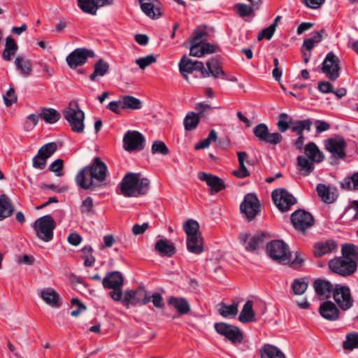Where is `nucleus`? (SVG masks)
I'll list each match as a JSON object with an SVG mask.
<instances>
[{
    "label": "nucleus",
    "instance_id": "obj_35",
    "mask_svg": "<svg viewBox=\"0 0 358 358\" xmlns=\"http://www.w3.org/2000/svg\"><path fill=\"white\" fill-rule=\"evenodd\" d=\"M253 302L248 300L243 306L238 316V320L243 323L255 321V313L252 308Z\"/></svg>",
    "mask_w": 358,
    "mask_h": 358
},
{
    "label": "nucleus",
    "instance_id": "obj_21",
    "mask_svg": "<svg viewBox=\"0 0 358 358\" xmlns=\"http://www.w3.org/2000/svg\"><path fill=\"white\" fill-rule=\"evenodd\" d=\"M203 69V62L200 61H193L184 55L179 62V70L185 80L189 83L188 76L194 71L201 73Z\"/></svg>",
    "mask_w": 358,
    "mask_h": 358
},
{
    "label": "nucleus",
    "instance_id": "obj_5",
    "mask_svg": "<svg viewBox=\"0 0 358 358\" xmlns=\"http://www.w3.org/2000/svg\"><path fill=\"white\" fill-rule=\"evenodd\" d=\"M330 271L340 276L348 277L354 274L357 269V264L355 260L345 258L343 256L331 259L328 263Z\"/></svg>",
    "mask_w": 358,
    "mask_h": 358
},
{
    "label": "nucleus",
    "instance_id": "obj_38",
    "mask_svg": "<svg viewBox=\"0 0 358 358\" xmlns=\"http://www.w3.org/2000/svg\"><path fill=\"white\" fill-rule=\"evenodd\" d=\"M14 211V208L10 199L6 194L0 196V220L10 217Z\"/></svg>",
    "mask_w": 358,
    "mask_h": 358
},
{
    "label": "nucleus",
    "instance_id": "obj_33",
    "mask_svg": "<svg viewBox=\"0 0 358 358\" xmlns=\"http://www.w3.org/2000/svg\"><path fill=\"white\" fill-rule=\"evenodd\" d=\"M237 155L239 167L237 170L233 171V175L238 178H244L250 176V173L245 165V161L248 158V154L245 152H238Z\"/></svg>",
    "mask_w": 358,
    "mask_h": 358
},
{
    "label": "nucleus",
    "instance_id": "obj_12",
    "mask_svg": "<svg viewBox=\"0 0 358 358\" xmlns=\"http://www.w3.org/2000/svg\"><path fill=\"white\" fill-rule=\"evenodd\" d=\"M123 148L127 152L140 151L144 148L145 138L138 131H127L123 137Z\"/></svg>",
    "mask_w": 358,
    "mask_h": 358
},
{
    "label": "nucleus",
    "instance_id": "obj_4",
    "mask_svg": "<svg viewBox=\"0 0 358 358\" xmlns=\"http://www.w3.org/2000/svg\"><path fill=\"white\" fill-rule=\"evenodd\" d=\"M268 256L275 262L284 265L290 262L291 252L289 246L281 240H274L266 245Z\"/></svg>",
    "mask_w": 358,
    "mask_h": 358
},
{
    "label": "nucleus",
    "instance_id": "obj_22",
    "mask_svg": "<svg viewBox=\"0 0 358 358\" xmlns=\"http://www.w3.org/2000/svg\"><path fill=\"white\" fill-rule=\"evenodd\" d=\"M198 178L200 180L206 182L207 185L210 187V192L212 194L218 193L226 187L222 179L210 173L199 172Z\"/></svg>",
    "mask_w": 358,
    "mask_h": 358
},
{
    "label": "nucleus",
    "instance_id": "obj_14",
    "mask_svg": "<svg viewBox=\"0 0 358 358\" xmlns=\"http://www.w3.org/2000/svg\"><path fill=\"white\" fill-rule=\"evenodd\" d=\"M57 150V145L55 142L48 143L43 145L38 150L37 155L33 158V167L43 170L46 166L47 159L51 157Z\"/></svg>",
    "mask_w": 358,
    "mask_h": 358
},
{
    "label": "nucleus",
    "instance_id": "obj_32",
    "mask_svg": "<svg viewBox=\"0 0 358 358\" xmlns=\"http://www.w3.org/2000/svg\"><path fill=\"white\" fill-rule=\"evenodd\" d=\"M40 118L47 124H55L61 118L59 112L52 108H41L39 110Z\"/></svg>",
    "mask_w": 358,
    "mask_h": 358
},
{
    "label": "nucleus",
    "instance_id": "obj_18",
    "mask_svg": "<svg viewBox=\"0 0 358 358\" xmlns=\"http://www.w3.org/2000/svg\"><path fill=\"white\" fill-rule=\"evenodd\" d=\"M325 148L335 157L343 159L345 156L347 143L344 138L337 135L324 141Z\"/></svg>",
    "mask_w": 358,
    "mask_h": 358
},
{
    "label": "nucleus",
    "instance_id": "obj_61",
    "mask_svg": "<svg viewBox=\"0 0 358 358\" xmlns=\"http://www.w3.org/2000/svg\"><path fill=\"white\" fill-rule=\"evenodd\" d=\"M274 25H269L268 27L264 29L257 36L258 41H261L263 38L270 40L275 32Z\"/></svg>",
    "mask_w": 358,
    "mask_h": 358
},
{
    "label": "nucleus",
    "instance_id": "obj_8",
    "mask_svg": "<svg viewBox=\"0 0 358 358\" xmlns=\"http://www.w3.org/2000/svg\"><path fill=\"white\" fill-rule=\"evenodd\" d=\"M240 243L244 245L248 252H254L262 247L268 238V234L265 232H257L251 236L249 233H241L239 236Z\"/></svg>",
    "mask_w": 358,
    "mask_h": 358
},
{
    "label": "nucleus",
    "instance_id": "obj_17",
    "mask_svg": "<svg viewBox=\"0 0 358 358\" xmlns=\"http://www.w3.org/2000/svg\"><path fill=\"white\" fill-rule=\"evenodd\" d=\"M215 329L219 334L225 336L233 343H240L243 339V334L236 326L218 322L215 324Z\"/></svg>",
    "mask_w": 358,
    "mask_h": 358
},
{
    "label": "nucleus",
    "instance_id": "obj_3",
    "mask_svg": "<svg viewBox=\"0 0 358 358\" xmlns=\"http://www.w3.org/2000/svg\"><path fill=\"white\" fill-rule=\"evenodd\" d=\"M63 115L73 132L78 134L83 132L85 113L80 108L77 101H71L69 106L63 110Z\"/></svg>",
    "mask_w": 358,
    "mask_h": 358
},
{
    "label": "nucleus",
    "instance_id": "obj_58",
    "mask_svg": "<svg viewBox=\"0 0 358 358\" xmlns=\"http://www.w3.org/2000/svg\"><path fill=\"white\" fill-rule=\"evenodd\" d=\"M64 160L57 159L53 162L50 166V170L55 173L57 176H63Z\"/></svg>",
    "mask_w": 358,
    "mask_h": 358
},
{
    "label": "nucleus",
    "instance_id": "obj_63",
    "mask_svg": "<svg viewBox=\"0 0 358 358\" xmlns=\"http://www.w3.org/2000/svg\"><path fill=\"white\" fill-rule=\"evenodd\" d=\"M150 297V301L152 302L154 306L162 308L164 307L163 298L159 292L153 293Z\"/></svg>",
    "mask_w": 358,
    "mask_h": 358
},
{
    "label": "nucleus",
    "instance_id": "obj_28",
    "mask_svg": "<svg viewBox=\"0 0 358 358\" xmlns=\"http://www.w3.org/2000/svg\"><path fill=\"white\" fill-rule=\"evenodd\" d=\"M167 303L177 311L178 315H187L191 311L190 304L184 297L170 296Z\"/></svg>",
    "mask_w": 358,
    "mask_h": 358
},
{
    "label": "nucleus",
    "instance_id": "obj_16",
    "mask_svg": "<svg viewBox=\"0 0 358 358\" xmlns=\"http://www.w3.org/2000/svg\"><path fill=\"white\" fill-rule=\"evenodd\" d=\"M207 69L205 68L203 64V69L201 71V76L207 78L212 76L214 78H221L223 80H234L233 79H228L227 76L224 71L222 69V62L216 57H212L206 62Z\"/></svg>",
    "mask_w": 358,
    "mask_h": 358
},
{
    "label": "nucleus",
    "instance_id": "obj_30",
    "mask_svg": "<svg viewBox=\"0 0 358 358\" xmlns=\"http://www.w3.org/2000/svg\"><path fill=\"white\" fill-rule=\"evenodd\" d=\"M187 249L194 255H200L203 251V239L201 235L187 238Z\"/></svg>",
    "mask_w": 358,
    "mask_h": 358
},
{
    "label": "nucleus",
    "instance_id": "obj_6",
    "mask_svg": "<svg viewBox=\"0 0 358 358\" xmlns=\"http://www.w3.org/2000/svg\"><path fill=\"white\" fill-rule=\"evenodd\" d=\"M57 224L50 215L37 219L34 224L36 236L44 242H49L53 238V231Z\"/></svg>",
    "mask_w": 358,
    "mask_h": 358
},
{
    "label": "nucleus",
    "instance_id": "obj_2",
    "mask_svg": "<svg viewBox=\"0 0 358 358\" xmlns=\"http://www.w3.org/2000/svg\"><path fill=\"white\" fill-rule=\"evenodd\" d=\"M139 173H127L120 183L121 194L125 197H138L145 195L150 188L148 178H141Z\"/></svg>",
    "mask_w": 358,
    "mask_h": 358
},
{
    "label": "nucleus",
    "instance_id": "obj_9",
    "mask_svg": "<svg viewBox=\"0 0 358 358\" xmlns=\"http://www.w3.org/2000/svg\"><path fill=\"white\" fill-rule=\"evenodd\" d=\"M240 210L249 222L253 220L260 213V203L256 194H247L240 205Z\"/></svg>",
    "mask_w": 358,
    "mask_h": 358
},
{
    "label": "nucleus",
    "instance_id": "obj_50",
    "mask_svg": "<svg viewBox=\"0 0 358 358\" xmlns=\"http://www.w3.org/2000/svg\"><path fill=\"white\" fill-rule=\"evenodd\" d=\"M343 189L347 190H358V171L353 173L350 177H347L341 183Z\"/></svg>",
    "mask_w": 358,
    "mask_h": 358
},
{
    "label": "nucleus",
    "instance_id": "obj_62",
    "mask_svg": "<svg viewBox=\"0 0 358 358\" xmlns=\"http://www.w3.org/2000/svg\"><path fill=\"white\" fill-rule=\"evenodd\" d=\"M201 43H192L189 55L193 57H200L203 56Z\"/></svg>",
    "mask_w": 358,
    "mask_h": 358
},
{
    "label": "nucleus",
    "instance_id": "obj_36",
    "mask_svg": "<svg viewBox=\"0 0 358 358\" xmlns=\"http://www.w3.org/2000/svg\"><path fill=\"white\" fill-rule=\"evenodd\" d=\"M315 162L305 156H299L297 157V165L299 172L305 176L310 175L315 169Z\"/></svg>",
    "mask_w": 358,
    "mask_h": 358
},
{
    "label": "nucleus",
    "instance_id": "obj_39",
    "mask_svg": "<svg viewBox=\"0 0 358 358\" xmlns=\"http://www.w3.org/2000/svg\"><path fill=\"white\" fill-rule=\"evenodd\" d=\"M261 358H285V355L278 348L266 344L260 350Z\"/></svg>",
    "mask_w": 358,
    "mask_h": 358
},
{
    "label": "nucleus",
    "instance_id": "obj_1",
    "mask_svg": "<svg viewBox=\"0 0 358 358\" xmlns=\"http://www.w3.org/2000/svg\"><path fill=\"white\" fill-rule=\"evenodd\" d=\"M108 169L99 157H95L92 163L79 171L76 177L78 186L83 189L95 190L106 184Z\"/></svg>",
    "mask_w": 358,
    "mask_h": 358
},
{
    "label": "nucleus",
    "instance_id": "obj_24",
    "mask_svg": "<svg viewBox=\"0 0 358 358\" xmlns=\"http://www.w3.org/2000/svg\"><path fill=\"white\" fill-rule=\"evenodd\" d=\"M123 284L124 278L119 271L108 272L102 280V285L105 289H120Z\"/></svg>",
    "mask_w": 358,
    "mask_h": 358
},
{
    "label": "nucleus",
    "instance_id": "obj_45",
    "mask_svg": "<svg viewBox=\"0 0 358 358\" xmlns=\"http://www.w3.org/2000/svg\"><path fill=\"white\" fill-rule=\"evenodd\" d=\"M183 229L187 235V238L197 236L201 235L199 231V224L194 220H188L183 225Z\"/></svg>",
    "mask_w": 358,
    "mask_h": 358
},
{
    "label": "nucleus",
    "instance_id": "obj_20",
    "mask_svg": "<svg viewBox=\"0 0 358 358\" xmlns=\"http://www.w3.org/2000/svg\"><path fill=\"white\" fill-rule=\"evenodd\" d=\"M122 301L133 305H146L150 302V297L145 289L139 288L136 290L126 291Z\"/></svg>",
    "mask_w": 358,
    "mask_h": 358
},
{
    "label": "nucleus",
    "instance_id": "obj_55",
    "mask_svg": "<svg viewBox=\"0 0 358 358\" xmlns=\"http://www.w3.org/2000/svg\"><path fill=\"white\" fill-rule=\"evenodd\" d=\"M280 120L277 122V127L278 130L284 133L288 129H290L289 119L292 118L287 113H282L279 115Z\"/></svg>",
    "mask_w": 358,
    "mask_h": 358
},
{
    "label": "nucleus",
    "instance_id": "obj_60",
    "mask_svg": "<svg viewBox=\"0 0 358 358\" xmlns=\"http://www.w3.org/2000/svg\"><path fill=\"white\" fill-rule=\"evenodd\" d=\"M71 305L76 306L77 308L71 312V315L78 317L82 312L86 310V306L78 299L73 298L71 299Z\"/></svg>",
    "mask_w": 358,
    "mask_h": 358
},
{
    "label": "nucleus",
    "instance_id": "obj_7",
    "mask_svg": "<svg viewBox=\"0 0 358 358\" xmlns=\"http://www.w3.org/2000/svg\"><path fill=\"white\" fill-rule=\"evenodd\" d=\"M332 296L337 306L343 311L349 310L353 306L354 299L350 289L347 285L336 284Z\"/></svg>",
    "mask_w": 358,
    "mask_h": 358
},
{
    "label": "nucleus",
    "instance_id": "obj_59",
    "mask_svg": "<svg viewBox=\"0 0 358 358\" xmlns=\"http://www.w3.org/2000/svg\"><path fill=\"white\" fill-rule=\"evenodd\" d=\"M17 96L15 93V90L13 87H10L6 92V95L3 96V101L5 105L7 107L12 106L17 101Z\"/></svg>",
    "mask_w": 358,
    "mask_h": 358
},
{
    "label": "nucleus",
    "instance_id": "obj_26",
    "mask_svg": "<svg viewBox=\"0 0 358 358\" xmlns=\"http://www.w3.org/2000/svg\"><path fill=\"white\" fill-rule=\"evenodd\" d=\"M313 285L316 294L322 299H328L333 294L334 287L327 280L317 279Z\"/></svg>",
    "mask_w": 358,
    "mask_h": 358
},
{
    "label": "nucleus",
    "instance_id": "obj_29",
    "mask_svg": "<svg viewBox=\"0 0 358 358\" xmlns=\"http://www.w3.org/2000/svg\"><path fill=\"white\" fill-rule=\"evenodd\" d=\"M39 295L47 304L53 308H59L62 305L59 294L52 288L41 290Z\"/></svg>",
    "mask_w": 358,
    "mask_h": 358
},
{
    "label": "nucleus",
    "instance_id": "obj_52",
    "mask_svg": "<svg viewBox=\"0 0 358 358\" xmlns=\"http://www.w3.org/2000/svg\"><path fill=\"white\" fill-rule=\"evenodd\" d=\"M292 288L296 295L303 294L308 288L306 279L305 278L295 279L292 284Z\"/></svg>",
    "mask_w": 358,
    "mask_h": 358
},
{
    "label": "nucleus",
    "instance_id": "obj_46",
    "mask_svg": "<svg viewBox=\"0 0 358 358\" xmlns=\"http://www.w3.org/2000/svg\"><path fill=\"white\" fill-rule=\"evenodd\" d=\"M200 121V117L198 114L194 112L188 113L184 118L183 124L185 130L192 131L194 130Z\"/></svg>",
    "mask_w": 358,
    "mask_h": 358
},
{
    "label": "nucleus",
    "instance_id": "obj_43",
    "mask_svg": "<svg viewBox=\"0 0 358 358\" xmlns=\"http://www.w3.org/2000/svg\"><path fill=\"white\" fill-rule=\"evenodd\" d=\"M79 8L85 13L96 15L99 8L96 0H78Z\"/></svg>",
    "mask_w": 358,
    "mask_h": 358
},
{
    "label": "nucleus",
    "instance_id": "obj_64",
    "mask_svg": "<svg viewBox=\"0 0 358 358\" xmlns=\"http://www.w3.org/2000/svg\"><path fill=\"white\" fill-rule=\"evenodd\" d=\"M93 206V200L91 197L88 196L83 201L81 206V212L90 213L92 212Z\"/></svg>",
    "mask_w": 358,
    "mask_h": 358
},
{
    "label": "nucleus",
    "instance_id": "obj_51",
    "mask_svg": "<svg viewBox=\"0 0 358 358\" xmlns=\"http://www.w3.org/2000/svg\"><path fill=\"white\" fill-rule=\"evenodd\" d=\"M343 347L345 350H352L358 348V333L351 332L346 335V340L343 342Z\"/></svg>",
    "mask_w": 358,
    "mask_h": 358
},
{
    "label": "nucleus",
    "instance_id": "obj_56",
    "mask_svg": "<svg viewBox=\"0 0 358 358\" xmlns=\"http://www.w3.org/2000/svg\"><path fill=\"white\" fill-rule=\"evenodd\" d=\"M156 57L153 55H148L136 59V64L140 69H144L156 62Z\"/></svg>",
    "mask_w": 358,
    "mask_h": 358
},
{
    "label": "nucleus",
    "instance_id": "obj_37",
    "mask_svg": "<svg viewBox=\"0 0 358 358\" xmlns=\"http://www.w3.org/2000/svg\"><path fill=\"white\" fill-rule=\"evenodd\" d=\"M155 248L162 256L171 257L176 252L174 245L170 243L167 240L160 239L157 241Z\"/></svg>",
    "mask_w": 358,
    "mask_h": 358
},
{
    "label": "nucleus",
    "instance_id": "obj_23",
    "mask_svg": "<svg viewBox=\"0 0 358 358\" xmlns=\"http://www.w3.org/2000/svg\"><path fill=\"white\" fill-rule=\"evenodd\" d=\"M142 11L151 19L162 16L161 3L158 0H138Z\"/></svg>",
    "mask_w": 358,
    "mask_h": 358
},
{
    "label": "nucleus",
    "instance_id": "obj_31",
    "mask_svg": "<svg viewBox=\"0 0 358 358\" xmlns=\"http://www.w3.org/2000/svg\"><path fill=\"white\" fill-rule=\"evenodd\" d=\"M289 123L290 129L297 135H303V132L305 130L310 131L313 124L311 120L309 118L303 120H294L290 118Z\"/></svg>",
    "mask_w": 358,
    "mask_h": 358
},
{
    "label": "nucleus",
    "instance_id": "obj_40",
    "mask_svg": "<svg viewBox=\"0 0 358 358\" xmlns=\"http://www.w3.org/2000/svg\"><path fill=\"white\" fill-rule=\"evenodd\" d=\"M122 109L138 110L141 108V101L132 96H124L120 100Z\"/></svg>",
    "mask_w": 358,
    "mask_h": 358
},
{
    "label": "nucleus",
    "instance_id": "obj_13",
    "mask_svg": "<svg viewBox=\"0 0 358 358\" xmlns=\"http://www.w3.org/2000/svg\"><path fill=\"white\" fill-rule=\"evenodd\" d=\"M255 136L261 142L277 145L282 141V136L278 132L269 133L267 125L264 123H260L253 128Z\"/></svg>",
    "mask_w": 358,
    "mask_h": 358
},
{
    "label": "nucleus",
    "instance_id": "obj_54",
    "mask_svg": "<svg viewBox=\"0 0 358 358\" xmlns=\"http://www.w3.org/2000/svg\"><path fill=\"white\" fill-rule=\"evenodd\" d=\"M152 154H161L162 155H167L169 154V150L166 144L162 141H155L151 148Z\"/></svg>",
    "mask_w": 358,
    "mask_h": 358
},
{
    "label": "nucleus",
    "instance_id": "obj_11",
    "mask_svg": "<svg viewBox=\"0 0 358 358\" xmlns=\"http://www.w3.org/2000/svg\"><path fill=\"white\" fill-rule=\"evenodd\" d=\"M290 219L295 229L301 232H305L313 227L315 221L310 213L302 209L294 211L291 215Z\"/></svg>",
    "mask_w": 358,
    "mask_h": 358
},
{
    "label": "nucleus",
    "instance_id": "obj_34",
    "mask_svg": "<svg viewBox=\"0 0 358 358\" xmlns=\"http://www.w3.org/2000/svg\"><path fill=\"white\" fill-rule=\"evenodd\" d=\"M304 152L308 158L316 163H320L324 159L323 154L320 151L317 145L313 142L308 143L305 146Z\"/></svg>",
    "mask_w": 358,
    "mask_h": 358
},
{
    "label": "nucleus",
    "instance_id": "obj_41",
    "mask_svg": "<svg viewBox=\"0 0 358 358\" xmlns=\"http://www.w3.org/2000/svg\"><path fill=\"white\" fill-rule=\"evenodd\" d=\"M341 255L345 258L355 260V262L357 264L358 246L352 243H345L342 245Z\"/></svg>",
    "mask_w": 358,
    "mask_h": 358
},
{
    "label": "nucleus",
    "instance_id": "obj_57",
    "mask_svg": "<svg viewBox=\"0 0 358 358\" xmlns=\"http://www.w3.org/2000/svg\"><path fill=\"white\" fill-rule=\"evenodd\" d=\"M306 255L301 251H296L295 252L294 259L288 263L294 268H300L305 260Z\"/></svg>",
    "mask_w": 358,
    "mask_h": 358
},
{
    "label": "nucleus",
    "instance_id": "obj_47",
    "mask_svg": "<svg viewBox=\"0 0 358 358\" xmlns=\"http://www.w3.org/2000/svg\"><path fill=\"white\" fill-rule=\"evenodd\" d=\"M15 64L17 69L24 76H29L31 72V63L27 59H24L22 57H16Z\"/></svg>",
    "mask_w": 358,
    "mask_h": 358
},
{
    "label": "nucleus",
    "instance_id": "obj_49",
    "mask_svg": "<svg viewBox=\"0 0 358 358\" xmlns=\"http://www.w3.org/2000/svg\"><path fill=\"white\" fill-rule=\"evenodd\" d=\"M255 6L248 5L243 3H238L234 6L235 12L241 17L250 16L253 12Z\"/></svg>",
    "mask_w": 358,
    "mask_h": 358
},
{
    "label": "nucleus",
    "instance_id": "obj_48",
    "mask_svg": "<svg viewBox=\"0 0 358 358\" xmlns=\"http://www.w3.org/2000/svg\"><path fill=\"white\" fill-rule=\"evenodd\" d=\"M219 313L224 317H234L238 313V303L227 305L224 303L220 304Z\"/></svg>",
    "mask_w": 358,
    "mask_h": 358
},
{
    "label": "nucleus",
    "instance_id": "obj_19",
    "mask_svg": "<svg viewBox=\"0 0 358 358\" xmlns=\"http://www.w3.org/2000/svg\"><path fill=\"white\" fill-rule=\"evenodd\" d=\"M94 53L92 50L85 48H77L66 57V62L71 69H75L78 66L86 63L88 57H93Z\"/></svg>",
    "mask_w": 358,
    "mask_h": 358
},
{
    "label": "nucleus",
    "instance_id": "obj_42",
    "mask_svg": "<svg viewBox=\"0 0 358 358\" xmlns=\"http://www.w3.org/2000/svg\"><path fill=\"white\" fill-rule=\"evenodd\" d=\"M109 70L108 64L102 59H99L94 64V72L90 75L91 80L94 81L97 76H103Z\"/></svg>",
    "mask_w": 358,
    "mask_h": 358
},
{
    "label": "nucleus",
    "instance_id": "obj_25",
    "mask_svg": "<svg viewBox=\"0 0 358 358\" xmlns=\"http://www.w3.org/2000/svg\"><path fill=\"white\" fill-rule=\"evenodd\" d=\"M337 248V243L332 239H329L325 241L315 243L313 246V252L315 257H321L325 255L336 251Z\"/></svg>",
    "mask_w": 358,
    "mask_h": 358
},
{
    "label": "nucleus",
    "instance_id": "obj_15",
    "mask_svg": "<svg viewBox=\"0 0 358 358\" xmlns=\"http://www.w3.org/2000/svg\"><path fill=\"white\" fill-rule=\"evenodd\" d=\"M339 62L338 58L332 52L327 53L322 62V72L331 81H335L339 77Z\"/></svg>",
    "mask_w": 358,
    "mask_h": 358
},
{
    "label": "nucleus",
    "instance_id": "obj_10",
    "mask_svg": "<svg viewBox=\"0 0 358 358\" xmlns=\"http://www.w3.org/2000/svg\"><path fill=\"white\" fill-rule=\"evenodd\" d=\"M271 196L277 208L282 212L289 210L296 203L295 197L283 188L273 190Z\"/></svg>",
    "mask_w": 358,
    "mask_h": 358
},
{
    "label": "nucleus",
    "instance_id": "obj_53",
    "mask_svg": "<svg viewBox=\"0 0 358 358\" xmlns=\"http://www.w3.org/2000/svg\"><path fill=\"white\" fill-rule=\"evenodd\" d=\"M82 258L84 259L85 266H92L95 263V258L92 255L93 249L90 246H85L82 249Z\"/></svg>",
    "mask_w": 358,
    "mask_h": 358
},
{
    "label": "nucleus",
    "instance_id": "obj_44",
    "mask_svg": "<svg viewBox=\"0 0 358 358\" xmlns=\"http://www.w3.org/2000/svg\"><path fill=\"white\" fill-rule=\"evenodd\" d=\"M316 190L317 192L318 196L324 202L327 203H331L334 201L335 199L334 194L330 192L329 188L327 187L324 184H318L317 185Z\"/></svg>",
    "mask_w": 358,
    "mask_h": 358
},
{
    "label": "nucleus",
    "instance_id": "obj_27",
    "mask_svg": "<svg viewBox=\"0 0 358 358\" xmlns=\"http://www.w3.org/2000/svg\"><path fill=\"white\" fill-rule=\"evenodd\" d=\"M319 312L322 317L329 321L339 319L340 310L337 306L331 301H325L320 306Z\"/></svg>",
    "mask_w": 358,
    "mask_h": 358
}]
</instances>
